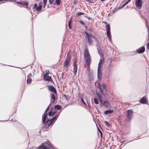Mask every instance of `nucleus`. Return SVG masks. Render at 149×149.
<instances>
[{"label":"nucleus","instance_id":"obj_1","mask_svg":"<svg viewBox=\"0 0 149 149\" xmlns=\"http://www.w3.org/2000/svg\"><path fill=\"white\" fill-rule=\"evenodd\" d=\"M53 145L49 141L44 142L42 143L39 147L36 148V149H52Z\"/></svg>","mask_w":149,"mask_h":149},{"label":"nucleus","instance_id":"obj_2","mask_svg":"<svg viewBox=\"0 0 149 149\" xmlns=\"http://www.w3.org/2000/svg\"><path fill=\"white\" fill-rule=\"evenodd\" d=\"M97 86L100 92L103 95H105L106 93L104 92V90L106 91V85L104 83H103L102 84L99 83H98Z\"/></svg>","mask_w":149,"mask_h":149},{"label":"nucleus","instance_id":"obj_3","mask_svg":"<svg viewBox=\"0 0 149 149\" xmlns=\"http://www.w3.org/2000/svg\"><path fill=\"white\" fill-rule=\"evenodd\" d=\"M61 111L59 112L58 113L56 114L50 120H47L46 122V126H47V127H49V126L51 125L53 122L55 120H56L58 116H59Z\"/></svg>","mask_w":149,"mask_h":149},{"label":"nucleus","instance_id":"obj_4","mask_svg":"<svg viewBox=\"0 0 149 149\" xmlns=\"http://www.w3.org/2000/svg\"><path fill=\"white\" fill-rule=\"evenodd\" d=\"M84 33L86 35L85 37L87 38V41L88 43L90 44H91L93 42L91 38H93L94 36L92 34H89L86 31H84Z\"/></svg>","mask_w":149,"mask_h":149},{"label":"nucleus","instance_id":"obj_5","mask_svg":"<svg viewBox=\"0 0 149 149\" xmlns=\"http://www.w3.org/2000/svg\"><path fill=\"white\" fill-rule=\"evenodd\" d=\"M106 30L107 35L109 40L111 41V37L110 32V27L109 24H107L106 26Z\"/></svg>","mask_w":149,"mask_h":149},{"label":"nucleus","instance_id":"obj_6","mask_svg":"<svg viewBox=\"0 0 149 149\" xmlns=\"http://www.w3.org/2000/svg\"><path fill=\"white\" fill-rule=\"evenodd\" d=\"M132 111L128 110L127 113V117L126 119L127 121H130L132 119L133 114Z\"/></svg>","mask_w":149,"mask_h":149},{"label":"nucleus","instance_id":"obj_7","mask_svg":"<svg viewBox=\"0 0 149 149\" xmlns=\"http://www.w3.org/2000/svg\"><path fill=\"white\" fill-rule=\"evenodd\" d=\"M70 60L71 57L70 56H68V54L63 64L64 66L66 67H67L68 65V63L70 62Z\"/></svg>","mask_w":149,"mask_h":149},{"label":"nucleus","instance_id":"obj_8","mask_svg":"<svg viewBox=\"0 0 149 149\" xmlns=\"http://www.w3.org/2000/svg\"><path fill=\"white\" fill-rule=\"evenodd\" d=\"M139 102L141 103L145 104H148V101L146 98V97L144 96L143 97L139 100Z\"/></svg>","mask_w":149,"mask_h":149},{"label":"nucleus","instance_id":"obj_9","mask_svg":"<svg viewBox=\"0 0 149 149\" xmlns=\"http://www.w3.org/2000/svg\"><path fill=\"white\" fill-rule=\"evenodd\" d=\"M43 79L45 81H48L53 82V80L52 79V77L46 75H43Z\"/></svg>","mask_w":149,"mask_h":149},{"label":"nucleus","instance_id":"obj_10","mask_svg":"<svg viewBox=\"0 0 149 149\" xmlns=\"http://www.w3.org/2000/svg\"><path fill=\"white\" fill-rule=\"evenodd\" d=\"M102 61L100 60L98 63V67L97 69V77L100 79V77H101V75L100 72V65L102 63Z\"/></svg>","mask_w":149,"mask_h":149},{"label":"nucleus","instance_id":"obj_11","mask_svg":"<svg viewBox=\"0 0 149 149\" xmlns=\"http://www.w3.org/2000/svg\"><path fill=\"white\" fill-rule=\"evenodd\" d=\"M136 6L139 9H141L142 6V1L141 0H136Z\"/></svg>","mask_w":149,"mask_h":149},{"label":"nucleus","instance_id":"obj_12","mask_svg":"<svg viewBox=\"0 0 149 149\" xmlns=\"http://www.w3.org/2000/svg\"><path fill=\"white\" fill-rule=\"evenodd\" d=\"M48 88L49 91L52 92H53L55 94H57L56 90L55 88L53 86L51 85H49L48 86Z\"/></svg>","mask_w":149,"mask_h":149},{"label":"nucleus","instance_id":"obj_13","mask_svg":"<svg viewBox=\"0 0 149 149\" xmlns=\"http://www.w3.org/2000/svg\"><path fill=\"white\" fill-rule=\"evenodd\" d=\"M145 50V48L143 46H142L140 48H139L137 50H136V52H137L139 54H141L144 52Z\"/></svg>","mask_w":149,"mask_h":149},{"label":"nucleus","instance_id":"obj_14","mask_svg":"<svg viewBox=\"0 0 149 149\" xmlns=\"http://www.w3.org/2000/svg\"><path fill=\"white\" fill-rule=\"evenodd\" d=\"M15 2L19 4H20L24 6H25V8H28V4L27 2L15 1Z\"/></svg>","mask_w":149,"mask_h":149},{"label":"nucleus","instance_id":"obj_15","mask_svg":"<svg viewBox=\"0 0 149 149\" xmlns=\"http://www.w3.org/2000/svg\"><path fill=\"white\" fill-rule=\"evenodd\" d=\"M42 6L41 5H40L39 6V7H37V5L36 4H35L34 5V7L33 8V9L34 10L35 8L36 9V10L37 11L39 12L42 9Z\"/></svg>","mask_w":149,"mask_h":149},{"label":"nucleus","instance_id":"obj_16","mask_svg":"<svg viewBox=\"0 0 149 149\" xmlns=\"http://www.w3.org/2000/svg\"><path fill=\"white\" fill-rule=\"evenodd\" d=\"M32 76L31 74H29L27 77L26 82L27 84H30L31 83L32 79L30 77Z\"/></svg>","mask_w":149,"mask_h":149},{"label":"nucleus","instance_id":"obj_17","mask_svg":"<svg viewBox=\"0 0 149 149\" xmlns=\"http://www.w3.org/2000/svg\"><path fill=\"white\" fill-rule=\"evenodd\" d=\"M47 115V113H44V114L42 115V122L44 124H46V120Z\"/></svg>","mask_w":149,"mask_h":149},{"label":"nucleus","instance_id":"obj_18","mask_svg":"<svg viewBox=\"0 0 149 149\" xmlns=\"http://www.w3.org/2000/svg\"><path fill=\"white\" fill-rule=\"evenodd\" d=\"M85 61L87 65L90 64L91 61V58L90 56L85 57Z\"/></svg>","mask_w":149,"mask_h":149},{"label":"nucleus","instance_id":"obj_19","mask_svg":"<svg viewBox=\"0 0 149 149\" xmlns=\"http://www.w3.org/2000/svg\"><path fill=\"white\" fill-rule=\"evenodd\" d=\"M51 102L52 103H54V102L55 97L54 95L52 93L51 94Z\"/></svg>","mask_w":149,"mask_h":149},{"label":"nucleus","instance_id":"obj_20","mask_svg":"<svg viewBox=\"0 0 149 149\" xmlns=\"http://www.w3.org/2000/svg\"><path fill=\"white\" fill-rule=\"evenodd\" d=\"M113 111V110H111V109H110L105 111L104 112V113L106 115H107L108 114H110L112 113Z\"/></svg>","mask_w":149,"mask_h":149},{"label":"nucleus","instance_id":"obj_21","mask_svg":"<svg viewBox=\"0 0 149 149\" xmlns=\"http://www.w3.org/2000/svg\"><path fill=\"white\" fill-rule=\"evenodd\" d=\"M84 56L85 57L90 56L88 52L87 49H85L84 51Z\"/></svg>","mask_w":149,"mask_h":149},{"label":"nucleus","instance_id":"obj_22","mask_svg":"<svg viewBox=\"0 0 149 149\" xmlns=\"http://www.w3.org/2000/svg\"><path fill=\"white\" fill-rule=\"evenodd\" d=\"M55 113L56 111H55L53 112L50 111L48 115L49 116H53L55 115Z\"/></svg>","mask_w":149,"mask_h":149},{"label":"nucleus","instance_id":"obj_23","mask_svg":"<svg viewBox=\"0 0 149 149\" xmlns=\"http://www.w3.org/2000/svg\"><path fill=\"white\" fill-rule=\"evenodd\" d=\"M77 66H74V68H73V74L74 76H75L76 75V73L77 71Z\"/></svg>","mask_w":149,"mask_h":149},{"label":"nucleus","instance_id":"obj_24","mask_svg":"<svg viewBox=\"0 0 149 149\" xmlns=\"http://www.w3.org/2000/svg\"><path fill=\"white\" fill-rule=\"evenodd\" d=\"M61 107L60 105H56L54 106V109H55L60 110L61 109Z\"/></svg>","mask_w":149,"mask_h":149},{"label":"nucleus","instance_id":"obj_25","mask_svg":"<svg viewBox=\"0 0 149 149\" xmlns=\"http://www.w3.org/2000/svg\"><path fill=\"white\" fill-rule=\"evenodd\" d=\"M55 2L57 6H58L60 5L61 0H56Z\"/></svg>","mask_w":149,"mask_h":149},{"label":"nucleus","instance_id":"obj_26","mask_svg":"<svg viewBox=\"0 0 149 149\" xmlns=\"http://www.w3.org/2000/svg\"><path fill=\"white\" fill-rule=\"evenodd\" d=\"M103 104L105 107H107L108 105V103L107 101H104Z\"/></svg>","mask_w":149,"mask_h":149},{"label":"nucleus","instance_id":"obj_27","mask_svg":"<svg viewBox=\"0 0 149 149\" xmlns=\"http://www.w3.org/2000/svg\"><path fill=\"white\" fill-rule=\"evenodd\" d=\"M97 97H98V98H99V99L100 102V103H102L101 102V99L102 97H101V96L98 93H97Z\"/></svg>","mask_w":149,"mask_h":149},{"label":"nucleus","instance_id":"obj_28","mask_svg":"<svg viewBox=\"0 0 149 149\" xmlns=\"http://www.w3.org/2000/svg\"><path fill=\"white\" fill-rule=\"evenodd\" d=\"M63 96L65 100L67 101H68L70 99V97H69L65 95H63Z\"/></svg>","mask_w":149,"mask_h":149},{"label":"nucleus","instance_id":"obj_29","mask_svg":"<svg viewBox=\"0 0 149 149\" xmlns=\"http://www.w3.org/2000/svg\"><path fill=\"white\" fill-rule=\"evenodd\" d=\"M71 19H70V20H69V22H68V26H69V28L70 29H71V26L70 25V24H71Z\"/></svg>","mask_w":149,"mask_h":149},{"label":"nucleus","instance_id":"obj_30","mask_svg":"<svg viewBox=\"0 0 149 149\" xmlns=\"http://www.w3.org/2000/svg\"><path fill=\"white\" fill-rule=\"evenodd\" d=\"M94 102L96 104H97L98 103V100L95 98L94 99Z\"/></svg>","mask_w":149,"mask_h":149},{"label":"nucleus","instance_id":"obj_31","mask_svg":"<svg viewBox=\"0 0 149 149\" xmlns=\"http://www.w3.org/2000/svg\"><path fill=\"white\" fill-rule=\"evenodd\" d=\"M104 123L108 127H109V123L107 122V121H104Z\"/></svg>","mask_w":149,"mask_h":149},{"label":"nucleus","instance_id":"obj_32","mask_svg":"<svg viewBox=\"0 0 149 149\" xmlns=\"http://www.w3.org/2000/svg\"><path fill=\"white\" fill-rule=\"evenodd\" d=\"M84 14V13H82V12H78L77 13V15H83Z\"/></svg>","mask_w":149,"mask_h":149},{"label":"nucleus","instance_id":"obj_33","mask_svg":"<svg viewBox=\"0 0 149 149\" xmlns=\"http://www.w3.org/2000/svg\"><path fill=\"white\" fill-rule=\"evenodd\" d=\"M79 22V24H82V25H84V22L81 20H80Z\"/></svg>","mask_w":149,"mask_h":149},{"label":"nucleus","instance_id":"obj_34","mask_svg":"<svg viewBox=\"0 0 149 149\" xmlns=\"http://www.w3.org/2000/svg\"><path fill=\"white\" fill-rule=\"evenodd\" d=\"M46 73L44 74L43 75H47L49 74V71L48 70L46 71Z\"/></svg>","mask_w":149,"mask_h":149},{"label":"nucleus","instance_id":"obj_35","mask_svg":"<svg viewBox=\"0 0 149 149\" xmlns=\"http://www.w3.org/2000/svg\"><path fill=\"white\" fill-rule=\"evenodd\" d=\"M81 101L82 102V103L84 104H85V105H86V104L85 103V102L84 101V100L82 98H81Z\"/></svg>","mask_w":149,"mask_h":149},{"label":"nucleus","instance_id":"obj_36","mask_svg":"<svg viewBox=\"0 0 149 149\" xmlns=\"http://www.w3.org/2000/svg\"><path fill=\"white\" fill-rule=\"evenodd\" d=\"M131 1V0H128L124 4L126 6V5H127L128 3L130 2Z\"/></svg>","mask_w":149,"mask_h":149},{"label":"nucleus","instance_id":"obj_37","mask_svg":"<svg viewBox=\"0 0 149 149\" xmlns=\"http://www.w3.org/2000/svg\"><path fill=\"white\" fill-rule=\"evenodd\" d=\"M54 0H49V3L50 4H52L53 1H54Z\"/></svg>","mask_w":149,"mask_h":149},{"label":"nucleus","instance_id":"obj_38","mask_svg":"<svg viewBox=\"0 0 149 149\" xmlns=\"http://www.w3.org/2000/svg\"><path fill=\"white\" fill-rule=\"evenodd\" d=\"M50 105V104L47 107V108L46 110H45V112H44V113H45L47 111H48V109H49Z\"/></svg>","mask_w":149,"mask_h":149},{"label":"nucleus","instance_id":"obj_39","mask_svg":"<svg viewBox=\"0 0 149 149\" xmlns=\"http://www.w3.org/2000/svg\"><path fill=\"white\" fill-rule=\"evenodd\" d=\"M147 49H149V42L148 43L147 45Z\"/></svg>","mask_w":149,"mask_h":149},{"label":"nucleus","instance_id":"obj_40","mask_svg":"<svg viewBox=\"0 0 149 149\" xmlns=\"http://www.w3.org/2000/svg\"><path fill=\"white\" fill-rule=\"evenodd\" d=\"M73 65L74 67V66H76V63L75 61H74L73 62Z\"/></svg>","mask_w":149,"mask_h":149},{"label":"nucleus","instance_id":"obj_41","mask_svg":"<svg viewBox=\"0 0 149 149\" xmlns=\"http://www.w3.org/2000/svg\"><path fill=\"white\" fill-rule=\"evenodd\" d=\"M145 22H146V26H147V28L148 29V31H149V29H148V26H147V22H146V20H145Z\"/></svg>","mask_w":149,"mask_h":149},{"label":"nucleus","instance_id":"obj_42","mask_svg":"<svg viewBox=\"0 0 149 149\" xmlns=\"http://www.w3.org/2000/svg\"><path fill=\"white\" fill-rule=\"evenodd\" d=\"M125 6V5L124 4L119 9H122V8H123Z\"/></svg>","mask_w":149,"mask_h":149},{"label":"nucleus","instance_id":"obj_43","mask_svg":"<svg viewBox=\"0 0 149 149\" xmlns=\"http://www.w3.org/2000/svg\"><path fill=\"white\" fill-rule=\"evenodd\" d=\"M46 3H43V8H45V7L46 6Z\"/></svg>","mask_w":149,"mask_h":149},{"label":"nucleus","instance_id":"obj_44","mask_svg":"<svg viewBox=\"0 0 149 149\" xmlns=\"http://www.w3.org/2000/svg\"><path fill=\"white\" fill-rule=\"evenodd\" d=\"M43 3H46L47 1V0H43Z\"/></svg>","mask_w":149,"mask_h":149},{"label":"nucleus","instance_id":"obj_45","mask_svg":"<svg viewBox=\"0 0 149 149\" xmlns=\"http://www.w3.org/2000/svg\"><path fill=\"white\" fill-rule=\"evenodd\" d=\"M50 111H52L53 112V109L52 108L51 109H50Z\"/></svg>","mask_w":149,"mask_h":149},{"label":"nucleus","instance_id":"obj_46","mask_svg":"<svg viewBox=\"0 0 149 149\" xmlns=\"http://www.w3.org/2000/svg\"><path fill=\"white\" fill-rule=\"evenodd\" d=\"M100 134H101V136H102V133L101 132V131H100Z\"/></svg>","mask_w":149,"mask_h":149},{"label":"nucleus","instance_id":"obj_47","mask_svg":"<svg viewBox=\"0 0 149 149\" xmlns=\"http://www.w3.org/2000/svg\"><path fill=\"white\" fill-rule=\"evenodd\" d=\"M3 0H0V2L3 1Z\"/></svg>","mask_w":149,"mask_h":149},{"label":"nucleus","instance_id":"obj_48","mask_svg":"<svg viewBox=\"0 0 149 149\" xmlns=\"http://www.w3.org/2000/svg\"><path fill=\"white\" fill-rule=\"evenodd\" d=\"M133 141V140H131V141H129V142H131V141Z\"/></svg>","mask_w":149,"mask_h":149},{"label":"nucleus","instance_id":"obj_49","mask_svg":"<svg viewBox=\"0 0 149 149\" xmlns=\"http://www.w3.org/2000/svg\"><path fill=\"white\" fill-rule=\"evenodd\" d=\"M85 28H87V26H85Z\"/></svg>","mask_w":149,"mask_h":149},{"label":"nucleus","instance_id":"obj_50","mask_svg":"<svg viewBox=\"0 0 149 149\" xmlns=\"http://www.w3.org/2000/svg\"><path fill=\"white\" fill-rule=\"evenodd\" d=\"M98 53H99V50H98Z\"/></svg>","mask_w":149,"mask_h":149}]
</instances>
